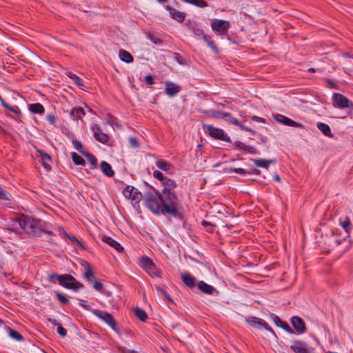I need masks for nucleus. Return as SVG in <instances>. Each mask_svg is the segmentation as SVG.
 I'll return each mask as SVG.
<instances>
[{"instance_id": "obj_1", "label": "nucleus", "mask_w": 353, "mask_h": 353, "mask_svg": "<svg viewBox=\"0 0 353 353\" xmlns=\"http://www.w3.org/2000/svg\"><path fill=\"white\" fill-rule=\"evenodd\" d=\"M161 202L163 207V211L174 216L179 214L181 205L176 194L172 191H162Z\"/></svg>"}, {"instance_id": "obj_2", "label": "nucleus", "mask_w": 353, "mask_h": 353, "mask_svg": "<svg viewBox=\"0 0 353 353\" xmlns=\"http://www.w3.org/2000/svg\"><path fill=\"white\" fill-rule=\"evenodd\" d=\"M161 196L157 193L148 192L144 196L145 206L154 214L163 211L161 207Z\"/></svg>"}, {"instance_id": "obj_3", "label": "nucleus", "mask_w": 353, "mask_h": 353, "mask_svg": "<svg viewBox=\"0 0 353 353\" xmlns=\"http://www.w3.org/2000/svg\"><path fill=\"white\" fill-rule=\"evenodd\" d=\"M57 281L61 286L68 289L76 290L83 287L72 275L68 274L59 275Z\"/></svg>"}, {"instance_id": "obj_4", "label": "nucleus", "mask_w": 353, "mask_h": 353, "mask_svg": "<svg viewBox=\"0 0 353 353\" xmlns=\"http://www.w3.org/2000/svg\"><path fill=\"white\" fill-rule=\"evenodd\" d=\"M141 265L150 276L161 277V271L149 257L143 256L141 259Z\"/></svg>"}, {"instance_id": "obj_5", "label": "nucleus", "mask_w": 353, "mask_h": 353, "mask_svg": "<svg viewBox=\"0 0 353 353\" xmlns=\"http://www.w3.org/2000/svg\"><path fill=\"white\" fill-rule=\"evenodd\" d=\"M203 129L205 132L208 133L210 137L214 139L225 141L227 142L230 141V137L225 134L222 129L217 128L212 126V125L207 124L203 125Z\"/></svg>"}, {"instance_id": "obj_6", "label": "nucleus", "mask_w": 353, "mask_h": 353, "mask_svg": "<svg viewBox=\"0 0 353 353\" xmlns=\"http://www.w3.org/2000/svg\"><path fill=\"white\" fill-rule=\"evenodd\" d=\"M211 27L217 34L223 35L228 32L230 24L227 21L215 19L211 22Z\"/></svg>"}, {"instance_id": "obj_7", "label": "nucleus", "mask_w": 353, "mask_h": 353, "mask_svg": "<svg viewBox=\"0 0 353 353\" xmlns=\"http://www.w3.org/2000/svg\"><path fill=\"white\" fill-rule=\"evenodd\" d=\"M332 100L333 105L340 109L349 108L351 105V103L347 97L339 93H334L333 94Z\"/></svg>"}, {"instance_id": "obj_8", "label": "nucleus", "mask_w": 353, "mask_h": 353, "mask_svg": "<svg viewBox=\"0 0 353 353\" xmlns=\"http://www.w3.org/2000/svg\"><path fill=\"white\" fill-rule=\"evenodd\" d=\"M123 194L125 198L135 201V203H138L142 197L141 194L139 192L137 189L130 185L127 186L124 189Z\"/></svg>"}, {"instance_id": "obj_9", "label": "nucleus", "mask_w": 353, "mask_h": 353, "mask_svg": "<svg viewBox=\"0 0 353 353\" xmlns=\"http://www.w3.org/2000/svg\"><path fill=\"white\" fill-rule=\"evenodd\" d=\"M291 323L297 333L303 334L305 332L306 325L304 321L301 318L294 316L291 319Z\"/></svg>"}, {"instance_id": "obj_10", "label": "nucleus", "mask_w": 353, "mask_h": 353, "mask_svg": "<svg viewBox=\"0 0 353 353\" xmlns=\"http://www.w3.org/2000/svg\"><path fill=\"white\" fill-rule=\"evenodd\" d=\"M37 158L41 162L44 168L49 171L51 169L50 163H51V157L49 154L46 153L42 150H37Z\"/></svg>"}, {"instance_id": "obj_11", "label": "nucleus", "mask_w": 353, "mask_h": 353, "mask_svg": "<svg viewBox=\"0 0 353 353\" xmlns=\"http://www.w3.org/2000/svg\"><path fill=\"white\" fill-rule=\"evenodd\" d=\"M94 314L100 318L101 319L103 320L107 324H108L112 328H114L116 322L114 321V319L113 316L110 314L109 313L101 312L99 310H95L94 311Z\"/></svg>"}, {"instance_id": "obj_12", "label": "nucleus", "mask_w": 353, "mask_h": 353, "mask_svg": "<svg viewBox=\"0 0 353 353\" xmlns=\"http://www.w3.org/2000/svg\"><path fill=\"white\" fill-rule=\"evenodd\" d=\"M248 323L255 328H259L260 326H262L266 330L270 332L271 333H274L272 329L268 325V324L262 319H259L255 317H252L248 319Z\"/></svg>"}, {"instance_id": "obj_13", "label": "nucleus", "mask_w": 353, "mask_h": 353, "mask_svg": "<svg viewBox=\"0 0 353 353\" xmlns=\"http://www.w3.org/2000/svg\"><path fill=\"white\" fill-rule=\"evenodd\" d=\"M26 232L34 235H40L41 233V221L32 219Z\"/></svg>"}, {"instance_id": "obj_14", "label": "nucleus", "mask_w": 353, "mask_h": 353, "mask_svg": "<svg viewBox=\"0 0 353 353\" xmlns=\"http://www.w3.org/2000/svg\"><path fill=\"white\" fill-rule=\"evenodd\" d=\"M92 131L94 132L95 139L99 141L105 143L108 141V136L101 131V129L98 125L95 124L92 125Z\"/></svg>"}, {"instance_id": "obj_15", "label": "nucleus", "mask_w": 353, "mask_h": 353, "mask_svg": "<svg viewBox=\"0 0 353 353\" xmlns=\"http://www.w3.org/2000/svg\"><path fill=\"white\" fill-rule=\"evenodd\" d=\"M183 283L188 288H193L196 285V279L190 273H183L181 275Z\"/></svg>"}, {"instance_id": "obj_16", "label": "nucleus", "mask_w": 353, "mask_h": 353, "mask_svg": "<svg viewBox=\"0 0 353 353\" xmlns=\"http://www.w3.org/2000/svg\"><path fill=\"white\" fill-rule=\"evenodd\" d=\"M278 117L279 118H277V121L285 125L303 128V125L302 124L297 123L285 116L279 115Z\"/></svg>"}, {"instance_id": "obj_17", "label": "nucleus", "mask_w": 353, "mask_h": 353, "mask_svg": "<svg viewBox=\"0 0 353 353\" xmlns=\"http://www.w3.org/2000/svg\"><path fill=\"white\" fill-rule=\"evenodd\" d=\"M102 240L103 242L114 248L118 252H122L123 250V248L121 246V245L110 236H103L102 237Z\"/></svg>"}, {"instance_id": "obj_18", "label": "nucleus", "mask_w": 353, "mask_h": 353, "mask_svg": "<svg viewBox=\"0 0 353 353\" xmlns=\"http://www.w3.org/2000/svg\"><path fill=\"white\" fill-rule=\"evenodd\" d=\"M291 350L294 353H307L306 345L301 341H296L290 345Z\"/></svg>"}, {"instance_id": "obj_19", "label": "nucleus", "mask_w": 353, "mask_h": 353, "mask_svg": "<svg viewBox=\"0 0 353 353\" xmlns=\"http://www.w3.org/2000/svg\"><path fill=\"white\" fill-rule=\"evenodd\" d=\"M198 288L203 293L207 294H212L214 292H216V289L210 285L205 283L204 281H200L197 284Z\"/></svg>"}, {"instance_id": "obj_20", "label": "nucleus", "mask_w": 353, "mask_h": 353, "mask_svg": "<svg viewBox=\"0 0 353 353\" xmlns=\"http://www.w3.org/2000/svg\"><path fill=\"white\" fill-rule=\"evenodd\" d=\"M119 57L122 61L126 63H132L134 61L132 55L124 49L119 50Z\"/></svg>"}, {"instance_id": "obj_21", "label": "nucleus", "mask_w": 353, "mask_h": 353, "mask_svg": "<svg viewBox=\"0 0 353 353\" xmlns=\"http://www.w3.org/2000/svg\"><path fill=\"white\" fill-rule=\"evenodd\" d=\"M253 162L254 165L259 168H263L268 169L269 165L271 163H274L276 162L275 159L265 160L263 159H254Z\"/></svg>"}, {"instance_id": "obj_22", "label": "nucleus", "mask_w": 353, "mask_h": 353, "mask_svg": "<svg viewBox=\"0 0 353 353\" xmlns=\"http://www.w3.org/2000/svg\"><path fill=\"white\" fill-rule=\"evenodd\" d=\"M100 168L105 175L108 177H112L114 174V172L112 169L111 165L105 161H102Z\"/></svg>"}, {"instance_id": "obj_23", "label": "nucleus", "mask_w": 353, "mask_h": 353, "mask_svg": "<svg viewBox=\"0 0 353 353\" xmlns=\"http://www.w3.org/2000/svg\"><path fill=\"white\" fill-rule=\"evenodd\" d=\"M33 218L30 216H28L26 215H21L19 217V223L21 226V228L26 231L28 229L29 224L30 223L31 221Z\"/></svg>"}, {"instance_id": "obj_24", "label": "nucleus", "mask_w": 353, "mask_h": 353, "mask_svg": "<svg viewBox=\"0 0 353 353\" xmlns=\"http://www.w3.org/2000/svg\"><path fill=\"white\" fill-rule=\"evenodd\" d=\"M317 128L322 132L324 135L328 137H333L334 135L332 133L331 129L327 124L324 123H318Z\"/></svg>"}, {"instance_id": "obj_25", "label": "nucleus", "mask_w": 353, "mask_h": 353, "mask_svg": "<svg viewBox=\"0 0 353 353\" xmlns=\"http://www.w3.org/2000/svg\"><path fill=\"white\" fill-rule=\"evenodd\" d=\"M29 110L34 114H43L45 111L44 107L39 103L30 104Z\"/></svg>"}, {"instance_id": "obj_26", "label": "nucleus", "mask_w": 353, "mask_h": 353, "mask_svg": "<svg viewBox=\"0 0 353 353\" xmlns=\"http://www.w3.org/2000/svg\"><path fill=\"white\" fill-rule=\"evenodd\" d=\"M170 14L174 19L178 21L179 22H182L184 20L185 16V13L175 9H170Z\"/></svg>"}, {"instance_id": "obj_27", "label": "nucleus", "mask_w": 353, "mask_h": 353, "mask_svg": "<svg viewBox=\"0 0 353 353\" xmlns=\"http://www.w3.org/2000/svg\"><path fill=\"white\" fill-rule=\"evenodd\" d=\"M162 184L164 185V190L163 191H171L176 187V183L167 177L163 179Z\"/></svg>"}, {"instance_id": "obj_28", "label": "nucleus", "mask_w": 353, "mask_h": 353, "mask_svg": "<svg viewBox=\"0 0 353 353\" xmlns=\"http://www.w3.org/2000/svg\"><path fill=\"white\" fill-rule=\"evenodd\" d=\"M156 165L158 167V168H159L163 171L167 172V171H170V170L172 169V165L170 163H168L164 160H159V161H157Z\"/></svg>"}, {"instance_id": "obj_29", "label": "nucleus", "mask_w": 353, "mask_h": 353, "mask_svg": "<svg viewBox=\"0 0 353 353\" xmlns=\"http://www.w3.org/2000/svg\"><path fill=\"white\" fill-rule=\"evenodd\" d=\"M70 115L73 119H81L82 117L85 115V112L82 108H77L70 111Z\"/></svg>"}, {"instance_id": "obj_30", "label": "nucleus", "mask_w": 353, "mask_h": 353, "mask_svg": "<svg viewBox=\"0 0 353 353\" xmlns=\"http://www.w3.org/2000/svg\"><path fill=\"white\" fill-rule=\"evenodd\" d=\"M67 75L73 80L74 83L76 86L81 87V86H86V85L83 83V80L79 78L78 76H77L74 74H72L71 72H68Z\"/></svg>"}, {"instance_id": "obj_31", "label": "nucleus", "mask_w": 353, "mask_h": 353, "mask_svg": "<svg viewBox=\"0 0 353 353\" xmlns=\"http://www.w3.org/2000/svg\"><path fill=\"white\" fill-rule=\"evenodd\" d=\"M134 312L136 317L141 321H145L148 319V315L143 310L137 307L134 309Z\"/></svg>"}, {"instance_id": "obj_32", "label": "nucleus", "mask_w": 353, "mask_h": 353, "mask_svg": "<svg viewBox=\"0 0 353 353\" xmlns=\"http://www.w3.org/2000/svg\"><path fill=\"white\" fill-rule=\"evenodd\" d=\"M72 159L76 165H82L85 164L84 159L75 152L72 153Z\"/></svg>"}, {"instance_id": "obj_33", "label": "nucleus", "mask_w": 353, "mask_h": 353, "mask_svg": "<svg viewBox=\"0 0 353 353\" xmlns=\"http://www.w3.org/2000/svg\"><path fill=\"white\" fill-rule=\"evenodd\" d=\"M84 276L88 281H91L94 278V273L91 270V268L89 264H87L85 268Z\"/></svg>"}, {"instance_id": "obj_34", "label": "nucleus", "mask_w": 353, "mask_h": 353, "mask_svg": "<svg viewBox=\"0 0 353 353\" xmlns=\"http://www.w3.org/2000/svg\"><path fill=\"white\" fill-rule=\"evenodd\" d=\"M223 119H225L228 122L234 125H239V121L237 119L232 117L229 113H224L223 114Z\"/></svg>"}, {"instance_id": "obj_35", "label": "nucleus", "mask_w": 353, "mask_h": 353, "mask_svg": "<svg viewBox=\"0 0 353 353\" xmlns=\"http://www.w3.org/2000/svg\"><path fill=\"white\" fill-rule=\"evenodd\" d=\"M203 40L206 42L208 46L216 53H219V50L217 47L215 46L213 41L208 39L206 35H203Z\"/></svg>"}, {"instance_id": "obj_36", "label": "nucleus", "mask_w": 353, "mask_h": 353, "mask_svg": "<svg viewBox=\"0 0 353 353\" xmlns=\"http://www.w3.org/2000/svg\"><path fill=\"white\" fill-rule=\"evenodd\" d=\"M184 1L193 4L200 8H204L207 6V3L204 0H183Z\"/></svg>"}, {"instance_id": "obj_37", "label": "nucleus", "mask_w": 353, "mask_h": 353, "mask_svg": "<svg viewBox=\"0 0 353 353\" xmlns=\"http://www.w3.org/2000/svg\"><path fill=\"white\" fill-rule=\"evenodd\" d=\"M341 225L345 231L349 234L351 230V222L349 218H345L344 221L341 222Z\"/></svg>"}, {"instance_id": "obj_38", "label": "nucleus", "mask_w": 353, "mask_h": 353, "mask_svg": "<svg viewBox=\"0 0 353 353\" xmlns=\"http://www.w3.org/2000/svg\"><path fill=\"white\" fill-rule=\"evenodd\" d=\"M12 199V195L4 190L3 188L0 187V199L10 201Z\"/></svg>"}, {"instance_id": "obj_39", "label": "nucleus", "mask_w": 353, "mask_h": 353, "mask_svg": "<svg viewBox=\"0 0 353 353\" xmlns=\"http://www.w3.org/2000/svg\"><path fill=\"white\" fill-rule=\"evenodd\" d=\"M9 335L10 337H12V339H14L17 341H21L23 338L21 334H19L18 332L11 330V329L10 330Z\"/></svg>"}, {"instance_id": "obj_40", "label": "nucleus", "mask_w": 353, "mask_h": 353, "mask_svg": "<svg viewBox=\"0 0 353 353\" xmlns=\"http://www.w3.org/2000/svg\"><path fill=\"white\" fill-rule=\"evenodd\" d=\"M72 145L74 146V148L78 150L79 152H80L81 153L83 154H86L85 152H84L83 151V145L82 144L78 141V140H73L72 141Z\"/></svg>"}, {"instance_id": "obj_41", "label": "nucleus", "mask_w": 353, "mask_h": 353, "mask_svg": "<svg viewBox=\"0 0 353 353\" xmlns=\"http://www.w3.org/2000/svg\"><path fill=\"white\" fill-rule=\"evenodd\" d=\"M59 230L60 232V234H63L64 236L68 237L72 241L80 243L79 240L74 236H69L63 228H59Z\"/></svg>"}, {"instance_id": "obj_42", "label": "nucleus", "mask_w": 353, "mask_h": 353, "mask_svg": "<svg viewBox=\"0 0 353 353\" xmlns=\"http://www.w3.org/2000/svg\"><path fill=\"white\" fill-rule=\"evenodd\" d=\"M57 297L61 303L65 304L68 302V298L59 292L57 293Z\"/></svg>"}, {"instance_id": "obj_43", "label": "nucleus", "mask_w": 353, "mask_h": 353, "mask_svg": "<svg viewBox=\"0 0 353 353\" xmlns=\"http://www.w3.org/2000/svg\"><path fill=\"white\" fill-rule=\"evenodd\" d=\"M153 176L157 179H159V181H161V182L163 181V179L165 178L163 176V174L159 171V170H154L153 172Z\"/></svg>"}, {"instance_id": "obj_44", "label": "nucleus", "mask_w": 353, "mask_h": 353, "mask_svg": "<svg viewBox=\"0 0 353 353\" xmlns=\"http://www.w3.org/2000/svg\"><path fill=\"white\" fill-rule=\"evenodd\" d=\"M103 284L98 281H95L93 283V288L97 291H101L103 290Z\"/></svg>"}, {"instance_id": "obj_45", "label": "nucleus", "mask_w": 353, "mask_h": 353, "mask_svg": "<svg viewBox=\"0 0 353 353\" xmlns=\"http://www.w3.org/2000/svg\"><path fill=\"white\" fill-rule=\"evenodd\" d=\"M57 332L61 336H65L66 334H67L66 330L65 328H63V327H61V325H58V327H57Z\"/></svg>"}, {"instance_id": "obj_46", "label": "nucleus", "mask_w": 353, "mask_h": 353, "mask_svg": "<svg viewBox=\"0 0 353 353\" xmlns=\"http://www.w3.org/2000/svg\"><path fill=\"white\" fill-rule=\"evenodd\" d=\"M178 91L179 90H165V93L168 96L172 97L178 93Z\"/></svg>"}, {"instance_id": "obj_47", "label": "nucleus", "mask_w": 353, "mask_h": 353, "mask_svg": "<svg viewBox=\"0 0 353 353\" xmlns=\"http://www.w3.org/2000/svg\"><path fill=\"white\" fill-rule=\"evenodd\" d=\"M145 81L148 85H152L154 83V79L153 77L150 74L147 75L145 77Z\"/></svg>"}, {"instance_id": "obj_48", "label": "nucleus", "mask_w": 353, "mask_h": 353, "mask_svg": "<svg viewBox=\"0 0 353 353\" xmlns=\"http://www.w3.org/2000/svg\"><path fill=\"white\" fill-rule=\"evenodd\" d=\"M88 156L89 157L90 163L92 165H93V167L96 168V165H97V159L94 157H93V156H92L90 154H88Z\"/></svg>"}, {"instance_id": "obj_49", "label": "nucleus", "mask_w": 353, "mask_h": 353, "mask_svg": "<svg viewBox=\"0 0 353 353\" xmlns=\"http://www.w3.org/2000/svg\"><path fill=\"white\" fill-rule=\"evenodd\" d=\"M235 145L236 148H239V149H241V150H246L247 148V145H245L243 143L241 142V141H236L235 142Z\"/></svg>"}, {"instance_id": "obj_50", "label": "nucleus", "mask_w": 353, "mask_h": 353, "mask_svg": "<svg viewBox=\"0 0 353 353\" xmlns=\"http://www.w3.org/2000/svg\"><path fill=\"white\" fill-rule=\"evenodd\" d=\"M47 120L52 125L55 124L56 117L51 114L47 115Z\"/></svg>"}, {"instance_id": "obj_51", "label": "nucleus", "mask_w": 353, "mask_h": 353, "mask_svg": "<svg viewBox=\"0 0 353 353\" xmlns=\"http://www.w3.org/2000/svg\"><path fill=\"white\" fill-rule=\"evenodd\" d=\"M230 170L234 172L240 173V174H246V171L244 169H242V168H234V169H230Z\"/></svg>"}, {"instance_id": "obj_52", "label": "nucleus", "mask_w": 353, "mask_h": 353, "mask_svg": "<svg viewBox=\"0 0 353 353\" xmlns=\"http://www.w3.org/2000/svg\"><path fill=\"white\" fill-rule=\"evenodd\" d=\"M129 142H130V145H131L132 147L136 148V147H137V146H138V143H137V140H136V139H135V138L130 137V138L129 139Z\"/></svg>"}, {"instance_id": "obj_53", "label": "nucleus", "mask_w": 353, "mask_h": 353, "mask_svg": "<svg viewBox=\"0 0 353 353\" xmlns=\"http://www.w3.org/2000/svg\"><path fill=\"white\" fill-rule=\"evenodd\" d=\"M245 150L248 151L249 153H251V154H256V153H257V150L254 148H253L252 146L247 145V148H246Z\"/></svg>"}, {"instance_id": "obj_54", "label": "nucleus", "mask_w": 353, "mask_h": 353, "mask_svg": "<svg viewBox=\"0 0 353 353\" xmlns=\"http://www.w3.org/2000/svg\"><path fill=\"white\" fill-rule=\"evenodd\" d=\"M352 59H353V57H350V59L347 60V64L348 65V67L347 68V69L350 72H353V68L352 67H350V65L352 63Z\"/></svg>"}, {"instance_id": "obj_55", "label": "nucleus", "mask_w": 353, "mask_h": 353, "mask_svg": "<svg viewBox=\"0 0 353 353\" xmlns=\"http://www.w3.org/2000/svg\"><path fill=\"white\" fill-rule=\"evenodd\" d=\"M352 59H353V57H350V59L347 60V64L348 65V67L347 68V69L350 72H353V68L352 67H350V65L352 63Z\"/></svg>"}, {"instance_id": "obj_56", "label": "nucleus", "mask_w": 353, "mask_h": 353, "mask_svg": "<svg viewBox=\"0 0 353 353\" xmlns=\"http://www.w3.org/2000/svg\"><path fill=\"white\" fill-rule=\"evenodd\" d=\"M273 321L277 326L280 325V324H281L283 322V321L276 316L274 317Z\"/></svg>"}, {"instance_id": "obj_57", "label": "nucleus", "mask_w": 353, "mask_h": 353, "mask_svg": "<svg viewBox=\"0 0 353 353\" xmlns=\"http://www.w3.org/2000/svg\"><path fill=\"white\" fill-rule=\"evenodd\" d=\"M59 275H57L54 274H49L48 275V279L52 282H55L56 280H57V276Z\"/></svg>"}, {"instance_id": "obj_58", "label": "nucleus", "mask_w": 353, "mask_h": 353, "mask_svg": "<svg viewBox=\"0 0 353 353\" xmlns=\"http://www.w3.org/2000/svg\"><path fill=\"white\" fill-rule=\"evenodd\" d=\"M252 119L253 121H260V122H262V123H265V120L264 119L259 117H256V116H253L252 117Z\"/></svg>"}, {"instance_id": "obj_59", "label": "nucleus", "mask_w": 353, "mask_h": 353, "mask_svg": "<svg viewBox=\"0 0 353 353\" xmlns=\"http://www.w3.org/2000/svg\"><path fill=\"white\" fill-rule=\"evenodd\" d=\"M161 294L163 296L165 300H167L169 301H172L170 295L168 294V293L167 292L164 291V293H162Z\"/></svg>"}, {"instance_id": "obj_60", "label": "nucleus", "mask_w": 353, "mask_h": 353, "mask_svg": "<svg viewBox=\"0 0 353 353\" xmlns=\"http://www.w3.org/2000/svg\"><path fill=\"white\" fill-rule=\"evenodd\" d=\"M161 294L163 296L165 300H167L169 301H172L170 295L168 294V293L167 292L164 291V293H162Z\"/></svg>"}, {"instance_id": "obj_61", "label": "nucleus", "mask_w": 353, "mask_h": 353, "mask_svg": "<svg viewBox=\"0 0 353 353\" xmlns=\"http://www.w3.org/2000/svg\"><path fill=\"white\" fill-rule=\"evenodd\" d=\"M283 329H284L285 330H286L287 332H288L290 333L292 332L290 327L289 326V325L287 323L285 324H284V326L283 327Z\"/></svg>"}, {"instance_id": "obj_62", "label": "nucleus", "mask_w": 353, "mask_h": 353, "mask_svg": "<svg viewBox=\"0 0 353 353\" xmlns=\"http://www.w3.org/2000/svg\"><path fill=\"white\" fill-rule=\"evenodd\" d=\"M179 85H176L172 83H170L169 84L167 85V88H172V89H174V88H179Z\"/></svg>"}, {"instance_id": "obj_63", "label": "nucleus", "mask_w": 353, "mask_h": 353, "mask_svg": "<svg viewBox=\"0 0 353 353\" xmlns=\"http://www.w3.org/2000/svg\"><path fill=\"white\" fill-rule=\"evenodd\" d=\"M224 113H221V112H216L214 114V117H216V118H221L223 119V114Z\"/></svg>"}, {"instance_id": "obj_64", "label": "nucleus", "mask_w": 353, "mask_h": 353, "mask_svg": "<svg viewBox=\"0 0 353 353\" xmlns=\"http://www.w3.org/2000/svg\"><path fill=\"white\" fill-rule=\"evenodd\" d=\"M155 290H156L158 292H159V293H161V294L164 293V291H165V290H163L161 287L157 286V285H156V286H155Z\"/></svg>"}]
</instances>
